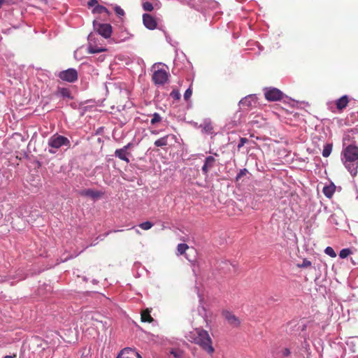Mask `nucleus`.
I'll list each match as a JSON object with an SVG mask.
<instances>
[{
  "label": "nucleus",
  "mask_w": 358,
  "mask_h": 358,
  "mask_svg": "<svg viewBox=\"0 0 358 358\" xmlns=\"http://www.w3.org/2000/svg\"><path fill=\"white\" fill-rule=\"evenodd\" d=\"M349 101V97L347 95H343L336 101V108L338 110H343L347 107Z\"/></svg>",
  "instance_id": "4468645a"
},
{
  "label": "nucleus",
  "mask_w": 358,
  "mask_h": 358,
  "mask_svg": "<svg viewBox=\"0 0 358 358\" xmlns=\"http://www.w3.org/2000/svg\"><path fill=\"white\" fill-rule=\"evenodd\" d=\"M312 265L311 262L307 259H304L301 264H299L298 266L300 268H308Z\"/></svg>",
  "instance_id": "f704fd0d"
},
{
  "label": "nucleus",
  "mask_w": 358,
  "mask_h": 358,
  "mask_svg": "<svg viewBox=\"0 0 358 358\" xmlns=\"http://www.w3.org/2000/svg\"><path fill=\"white\" fill-rule=\"evenodd\" d=\"M192 94V91L190 87H189L184 94V99L186 101H188Z\"/></svg>",
  "instance_id": "e433bc0d"
},
{
  "label": "nucleus",
  "mask_w": 358,
  "mask_h": 358,
  "mask_svg": "<svg viewBox=\"0 0 358 358\" xmlns=\"http://www.w3.org/2000/svg\"><path fill=\"white\" fill-rule=\"evenodd\" d=\"M15 355H14L13 356L6 355L3 358H15Z\"/></svg>",
  "instance_id": "c03bdc74"
},
{
  "label": "nucleus",
  "mask_w": 358,
  "mask_h": 358,
  "mask_svg": "<svg viewBox=\"0 0 358 358\" xmlns=\"http://www.w3.org/2000/svg\"><path fill=\"white\" fill-rule=\"evenodd\" d=\"M342 162L351 176H355L358 169V147L350 144L343 149Z\"/></svg>",
  "instance_id": "f03ea898"
},
{
  "label": "nucleus",
  "mask_w": 358,
  "mask_h": 358,
  "mask_svg": "<svg viewBox=\"0 0 358 358\" xmlns=\"http://www.w3.org/2000/svg\"><path fill=\"white\" fill-rule=\"evenodd\" d=\"M215 163V159L212 156L206 158L204 164L202 166V171L204 174H208L209 170L212 169Z\"/></svg>",
  "instance_id": "f8f14e48"
},
{
  "label": "nucleus",
  "mask_w": 358,
  "mask_h": 358,
  "mask_svg": "<svg viewBox=\"0 0 358 358\" xmlns=\"http://www.w3.org/2000/svg\"><path fill=\"white\" fill-rule=\"evenodd\" d=\"M57 76L62 80L68 83H75L78 79V71L73 68L59 72Z\"/></svg>",
  "instance_id": "20e7f679"
},
{
  "label": "nucleus",
  "mask_w": 358,
  "mask_h": 358,
  "mask_svg": "<svg viewBox=\"0 0 358 358\" xmlns=\"http://www.w3.org/2000/svg\"><path fill=\"white\" fill-rule=\"evenodd\" d=\"M143 22H155V21L150 15L145 13L143 15Z\"/></svg>",
  "instance_id": "473e14b6"
},
{
  "label": "nucleus",
  "mask_w": 358,
  "mask_h": 358,
  "mask_svg": "<svg viewBox=\"0 0 358 358\" xmlns=\"http://www.w3.org/2000/svg\"><path fill=\"white\" fill-rule=\"evenodd\" d=\"M203 8H208L215 10L219 8V3L213 0H204Z\"/></svg>",
  "instance_id": "a211bd4d"
},
{
  "label": "nucleus",
  "mask_w": 358,
  "mask_h": 358,
  "mask_svg": "<svg viewBox=\"0 0 358 358\" xmlns=\"http://www.w3.org/2000/svg\"><path fill=\"white\" fill-rule=\"evenodd\" d=\"M4 0H0V8L1 7Z\"/></svg>",
  "instance_id": "a18cd8bd"
},
{
  "label": "nucleus",
  "mask_w": 358,
  "mask_h": 358,
  "mask_svg": "<svg viewBox=\"0 0 358 358\" xmlns=\"http://www.w3.org/2000/svg\"><path fill=\"white\" fill-rule=\"evenodd\" d=\"M266 100L270 101H280L283 97L282 92L277 88H269L264 93Z\"/></svg>",
  "instance_id": "0eeeda50"
},
{
  "label": "nucleus",
  "mask_w": 358,
  "mask_h": 358,
  "mask_svg": "<svg viewBox=\"0 0 358 358\" xmlns=\"http://www.w3.org/2000/svg\"><path fill=\"white\" fill-rule=\"evenodd\" d=\"M171 354L173 355L176 358H181L182 357V352L179 350H172L171 352Z\"/></svg>",
  "instance_id": "58836bf2"
},
{
  "label": "nucleus",
  "mask_w": 358,
  "mask_h": 358,
  "mask_svg": "<svg viewBox=\"0 0 358 358\" xmlns=\"http://www.w3.org/2000/svg\"><path fill=\"white\" fill-rule=\"evenodd\" d=\"M169 74L165 69L155 71L152 79L156 85H164L169 79Z\"/></svg>",
  "instance_id": "39448f33"
},
{
  "label": "nucleus",
  "mask_w": 358,
  "mask_h": 358,
  "mask_svg": "<svg viewBox=\"0 0 358 358\" xmlns=\"http://www.w3.org/2000/svg\"><path fill=\"white\" fill-rule=\"evenodd\" d=\"M143 8L146 11H151L153 10L152 4L149 1H143Z\"/></svg>",
  "instance_id": "2f4dec72"
},
{
  "label": "nucleus",
  "mask_w": 358,
  "mask_h": 358,
  "mask_svg": "<svg viewBox=\"0 0 358 358\" xmlns=\"http://www.w3.org/2000/svg\"><path fill=\"white\" fill-rule=\"evenodd\" d=\"M257 101L256 97L250 95L242 99L239 102V106L243 110H249L256 106Z\"/></svg>",
  "instance_id": "1a4fd4ad"
},
{
  "label": "nucleus",
  "mask_w": 358,
  "mask_h": 358,
  "mask_svg": "<svg viewBox=\"0 0 358 358\" xmlns=\"http://www.w3.org/2000/svg\"><path fill=\"white\" fill-rule=\"evenodd\" d=\"M162 121V117L161 115L157 113H155L151 115V120H150V124L153 126L157 125L159 123H161Z\"/></svg>",
  "instance_id": "5701e85b"
},
{
  "label": "nucleus",
  "mask_w": 358,
  "mask_h": 358,
  "mask_svg": "<svg viewBox=\"0 0 358 358\" xmlns=\"http://www.w3.org/2000/svg\"><path fill=\"white\" fill-rule=\"evenodd\" d=\"M222 315L225 318V320L228 322V323L232 326L233 327H238L241 324L240 320L232 313L224 310L222 312Z\"/></svg>",
  "instance_id": "9d476101"
},
{
  "label": "nucleus",
  "mask_w": 358,
  "mask_h": 358,
  "mask_svg": "<svg viewBox=\"0 0 358 358\" xmlns=\"http://www.w3.org/2000/svg\"><path fill=\"white\" fill-rule=\"evenodd\" d=\"M324 252L330 256L331 257H336V253L335 252L334 250L331 248V247H327L324 250Z\"/></svg>",
  "instance_id": "c756f323"
},
{
  "label": "nucleus",
  "mask_w": 358,
  "mask_h": 358,
  "mask_svg": "<svg viewBox=\"0 0 358 358\" xmlns=\"http://www.w3.org/2000/svg\"><path fill=\"white\" fill-rule=\"evenodd\" d=\"M188 5L199 10L203 8L204 0H184Z\"/></svg>",
  "instance_id": "6ab92c4d"
},
{
  "label": "nucleus",
  "mask_w": 358,
  "mask_h": 358,
  "mask_svg": "<svg viewBox=\"0 0 358 358\" xmlns=\"http://www.w3.org/2000/svg\"><path fill=\"white\" fill-rule=\"evenodd\" d=\"M169 136L174 137L173 135H166L162 138L156 140L154 143L156 147H164L168 145V138Z\"/></svg>",
  "instance_id": "aec40b11"
},
{
  "label": "nucleus",
  "mask_w": 358,
  "mask_h": 358,
  "mask_svg": "<svg viewBox=\"0 0 358 358\" xmlns=\"http://www.w3.org/2000/svg\"><path fill=\"white\" fill-rule=\"evenodd\" d=\"M186 338L191 343L199 345L208 354L212 355L215 352L213 341L208 332L201 328H196L188 332Z\"/></svg>",
  "instance_id": "f257e3e1"
},
{
  "label": "nucleus",
  "mask_w": 358,
  "mask_h": 358,
  "mask_svg": "<svg viewBox=\"0 0 358 358\" xmlns=\"http://www.w3.org/2000/svg\"><path fill=\"white\" fill-rule=\"evenodd\" d=\"M122 231V230H115L114 232Z\"/></svg>",
  "instance_id": "49530a36"
},
{
  "label": "nucleus",
  "mask_w": 358,
  "mask_h": 358,
  "mask_svg": "<svg viewBox=\"0 0 358 358\" xmlns=\"http://www.w3.org/2000/svg\"><path fill=\"white\" fill-rule=\"evenodd\" d=\"M94 30L103 37L108 38L112 34L110 24H93Z\"/></svg>",
  "instance_id": "423d86ee"
},
{
  "label": "nucleus",
  "mask_w": 358,
  "mask_h": 358,
  "mask_svg": "<svg viewBox=\"0 0 358 358\" xmlns=\"http://www.w3.org/2000/svg\"><path fill=\"white\" fill-rule=\"evenodd\" d=\"M135 354L137 358H142L141 355L138 352H135Z\"/></svg>",
  "instance_id": "37998d69"
},
{
  "label": "nucleus",
  "mask_w": 358,
  "mask_h": 358,
  "mask_svg": "<svg viewBox=\"0 0 358 358\" xmlns=\"http://www.w3.org/2000/svg\"><path fill=\"white\" fill-rule=\"evenodd\" d=\"M138 226L143 230H148L152 227L153 224L150 221H146L145 222L141 223Z\"/></svg>",
  "instance_id": "c85d7f7f"
},
{
  "label": "nucleus",
  "mask_w": 358,
  "mask_h": 358,
  "mask_svg": "<svg viewBox=\"0 0 358 358\" xmlns=\"http://www.w3.org/2000/svg\"><path fill=\"white\" fill-rule=\"evenodd\" d=\"M55 94L56 96H60L63 98L73 99V96L71 95L70 90L66 87H57Z\"/></svg>",
  "instance_id": "2eb2a0df"
},
{
  "label": "nucleus",
  "mask_w": 358,
  "mask_h": 358,
  "mask_svg": "<svg viewBox=\"0 0 358 358\" xmlns=\"http://www.w3.org/2000/svg\"><path fill=\"white\" fill-rule=\"evenodd\" d=\"M289 354H290L289 350L288 348H285L283 350V355L285 356H288V355H289Z\"/></svg>",
  "instance_id": "a19ab883"
},
{
  "label": "nucleus",
  "mask_w": 358,
  "mask_h": 358,
  "mask_svg": "<svg viewBox=\"0 0 358 358\" xmlns=\"http://www.w3.org/2000/svg\"><path fill=\"white\" fill-rule=\"evenodd\" d=\"M141 319L143 322L149 323H151L154 320L152 317L150 315V310L148 308H146L141 312Z\"/></svg>",
  "instance_id": "f3484780"
},
{
  "label": "nucleus",
  "mask_w": 358,
  "mask_h": 358,
  "mask_svg": "<svg viewBox=\"0 0 358 358\" xmlns=\"http://www.w3.org/2000/svg\"><path fill=\"white\" fill-rule=\"evenodd\" d=\"M130 352H135V350L134 349H132L131 348H124V349H122L120 354L118 355L117 357H119V358H120L121 355H124V354H129Z\"/></svg>",
  "instance_id": "72a5a7b5"
},
{
  "label": "nucleus",
  "mask_w": 358,
  "mask_h": 358,
  "mask_svg": "<svg viewBox=\"0 0 358 358\" xmlns=\"http://www.w3.org/2000/svg\"><path fill=\"white\" fill-rule=\"evenodd\" d=\"M322 191L327 197L331 198L335 192V186L334 185L324 186Z\"/></svg>",
  "instance_id": "412c9836"
},
{
  "label": "nucleus",
  "mask_w": 358,
  "mask_h": 358,
  "mask_svg": "<svg viewBox=\"0 0 358 358\" xmlns=\"http://www.w3.org/2000/svg\"><path fill=\"white\" fill-rule=\"evenodd\" d=\"M130 146L131 143H128L127 145H124L122 148L117 149L115 152V157L128 163L129 162V159L127 157V155H129L127 150Z\"/></svg>",
  "instance_id": "9b49d317"
},
{
  "label": "nucleus",
  "mask_w": 358,
  "mask_h": 358,
  "mask_svg": "<svg viewBox=\"0 0 358 358\" xmlns=\"http://www.w3.org/2000/svg\"><path fill=\"white\" fill-rule=\"evenodd\" d=\"M87 6L90 8H92V12L94 14H105L106 15H109L108 10L98 3V1L96 0H90L87 2Z\"/></svg>",
  "instance_id": "6e6552de"
},
{
  "label": "nucleus",
  "mask_w": 358,
  "mask_h": 358,
  "mask_svg": "<svg viewBox=\"0 0 358 358\" xmlns=\"http://www.w3.org/2000/svg\"><path fill=\"white\" fill-rule=\"evenodd\" d=\"M350 254H352V251L350 249L344 248L340 251L339 257L342 259H344L349 256Z\"/></svg>",
  "instance_id": "cd10ccee"
},
{
  "label": "nucleus",
  "mask_w": 358,
  "mask_h": 358,
  "mask_svg": "<svg viewBox=\"0 0 358 358\" xmlns=\"http://www.w3.org/2000/svg\"><path fill=\"white\" fill-rule=\"evenodd\" d=\"M114 11L120 20H124L125 13L124 11V10L120 6L115 5L114 6Z\"/></svg>",
  "instance_id": "b1692460"
},
{
  "label": "nucleus",
  "mask_w": 358,
  "mask_h": 358,
  "mask_svg": "<svg viewBox=\"0 0 358 358\" xmlns=\"http://www.w3.org/2000/svg\"><path fill=\"white\" fill-rule=\"evenodd\" d=\"M82 195L92 197L93 199H97L103 195V193L99 191L93 190L91 189H85L82 193Z\"/></svg>",
  "instance_id": "dca6fc26"
},
{
  "label": "nucleus",
  "mask_w": 358,
  "mask_h": 358,
  "mask_svg": "<svg viewBox=\"0 0 358 358\" xmlns=\"http://www.w3.org/2000/svg\"><path fill=\"white\" fill-rule=\"evenodd\" d=\"M247 142H248V140L247 138H241L240 141L238 144V149L240 150Z\"/></svg>",
  "instance_id": "4c0bfd02"
},
{
  "label": "nucleus",
  "mask_w": 358,
  "mask_h": 358,
  "mask_svg": "<svg viewBox=\"0 0 358 358\" xmlns=\"http://www.w3.org/2000/svg\"><path fill=\"white\" fill-rule=\"evenodd\" d=\"M248 173V171L247 169H241L239 173L237 174V176L236 177V180L238 181L243 176H246Z\"/></svg>",
  "instance_id": "7c9ffc66"
},
{
  "label": "nucleus",
  "mask_w": 358,
  "mask_h": 358,
  "mask_svg": "<svg viewBox=\"0 0 358 358\" xmlns=\"http://www.w3.org/2000/svg\"><path fill=\"white\" fill-rule=\"evenodd\" d=\"M332 150V145L331 144H326L322 150V156L324 157H328Z\"/></svg>",
  "instance_id": "bb28decb"
},
{
  "label": "nucleus",
  "mask_w": 358,
  "mask_h": 358,
  "mask_svg": "<svg viewBox=\"0 0 358 358\" xmlns=\"http://www.w3.org/2000/svg\"><path fill=\"white\" fill-rule=\"evenodd\" d=\"M99 316L96 314H88L85 316V320L86 321L85 325H93L95 327H97V324L101 323V322L96 317Z\"/></svg>",
  "instance_id": "ddd939ff"
},
{
  "label": "nucleus",
  "mask_w": 358,
  "mask_h": 358,
  "mask_svg": "<svg viewBox=\"0 0 358 358\" xmlns=\"http://www.w3.org/2000/svg\"><path fill=\"white\" fill-rule=\"evenodd\" d=\"M170 95L173 99H176V100L180 99V93L178 90H173L171 92Z\"/></svg>",
  "instance_id": "c9c22d12"
},
{
  "label": "nucleus",
  "mask_w": 358,
  "mask_h": 358,
  "mask_svg": "<svg viewBox=\"0 0 358 358\" xmlns=\"http://www.w3.org/2000/svg\"><path fill=\"white\" fill-rule=\"evenodd\" d=\"M189 248V246L185 243H180L177 246V255H184L186 250Z\"/></svg>",
  "instance_id": "393cba45"
},
{
  "label": "nucleus",
  "mask_w": 358,
  "mask_h": 358,
  "mask_svg": "<svg viewBox=\"0 0 358 358\" xmlns=\"http://www.w3.org/2000/svg\"><path fill=\"white\" fill-rule=\"evenodd\" d=\"M145 26L150 30H153L157 27V24H144Z\"/></svg>",
  "instance_id": "ea45409f"
},
{
  "label": "nucleus",
  "mask_w": 358,
  "mask_h": 358,
  "mask_svg": "<svg viewBox=\"0 0 358 358\" xmlns=\"http://www.w3.org/2000/svg\"><path fill=\"white\" fill-rule=\"evenodd\" d=\"M150 132L152 134H159V132L157 130H152Z\"/></svg>",
  "instance_id": "79ce46f5"
},
{
  "label": "nucleus",
  "mask_w": 358,
  "mask_h": 358,
  "mask_svg": "<svg viewBox=\"0 0 358 358\" xmlns=\"http://www.w3.org/2000/svg\"><path fill=\"white\" fill-rule=\"evenodd\" d=\"M105 51H106V49L103 48H98L96 46H92V45H90V46L88 47L89 53H99Z\"/></svg>",
  "instance_id": "a878e982"
},
{
  "label": "nucleus",
  "mask_w": 358,
  "mask_h": 358,
  "mask_svg": "<svg viewBox=\"0 0 358 358\" xmlns=\"http://www.w3.org/2000/svg\"><path fill=\"white\" fill-rule=\"evenodd\" d=\"M70 145V141L66 137L59 134H55L48 140V146L50 148L48 150V152L51 154H55L56 153L57 150L60 148L62 145L69 147Z\"/></svg>",
  "instance_id": "7ed1b4c3"
},
{
  "label": "nucleus",
  "mask_w": 358,
  "mask_h": 358,
  "mask_svg": "<svg viewBox=\"0 0 358 358\" xmlns=\"http://www.w3.org/2000/svg\"><path fill=\"white\" fill-rule=\"evenodd\" d=\"M203 132L207 134H212L213 133V127L210 122H204L200 126Z\"/></svg>",
  "instance_id": "4be33fe9"
},
{
  "label": "nucleus",
  "mask_w": 358,
  "mask_h": 358,
  "mask_svg": "<svg viewBox=\"0 0 358 358\" xmlns=\"http://www.w3.org/2000/svg\"><path fill=\"white\" fill-rule=\"evenodd\" d=\"M117 358H119V357H117Z\"/></svg>",
  "instance_id": "de8ad7c7"
}]
</instances>
